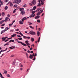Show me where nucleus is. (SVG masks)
I'll return each instance as SVG.
<instances>
[{
    "label": "nucleus",
    "mask_w": 78,
    "mask_h": 78,
    "mask_svg": "<svg viewBox=\"0 0 78 78\" xmlns=\"http://www.w3.org/2000/svg\"><path fill=\"white\" fill-rule=\"evenodd\" d=\"M8 19H9V18L8 17H6L5 19L4 20V22H7Z\"/></svg>",
    "instance_id": "12"
},
{
    "label": "nucleus",
    "mask_w": 78,
    "mask_h": 78,
    "mask_svg": "<svg viewBox=\"0 0 78 78\" xmlns=\"http://www.w3.org/2000/svg\"><path fill=\"white\" fill-rule=\"evenodd\" d=\"M37 22H38V23H39V20H37Z\"/></svg>",
    "instance_id": "60"
},
{
    "label": "nucleus",
    "mask_w": 78,
    "mask_h": 78,
    "mask_svg": "<svg viewBox=\"0 0 78 78\" xmlns=\"http://www.w3.org/2000/svg\"><path fill=\"white\" fill-rule=\"evenodd\" d=\"M41 4L42 5H43L44 4V2H43V1L42 0H39V2H41Z\"/></svg>",
    "instance_id": "8"
},
{
    "label": "nucleus",
    "mask_w": 78,
    "mask_h": 78,
    "mask_svg": "<svg viewBox=\"0 0 78 78\" xmlns=\"http://www.w3.org/2000/svg\"><path fill=\"white\" fill-rule=\"evenodd\" d=\"M8 0H4V2H8Z\"/></svg>",
    "instance_id": "46"
},
{
    "label": "nucleus",
    "mask_w": 78,
    "mask_h": 78,
    "mask_svg": "<svg viewBox=\"0 0 78 78\" xmlns=\"http://www.w3.org/2000/svg\"><path fill=\"white\" fill-rule=\"evenodd\" d=\"M37 34L38 35V36H39V32L38 31H37Z\"/></svg>",
    "instance_id": "37"
},
{
    "label": "nucleus",
    "mask_w": 78,
    "mask_h": 78,
    "mask_svg": "<svg viewBox=\"0 0 78 78\" xmlns=\"http://www.w3.org/2000/svg\"><path fill=\"white\" fill-rule=\"evenodd\" d=\"M18 39H19V40H22V38H18Z\"/></svg>",
    "instance_id": "45"
},
{
    "label": "nucleus",
    "mask_w": 78,
    "mask_h": 78,
    "mask_svg": "<svg viewBox=\"0 0 78 78\" xmlns=\"http://www.w3.org/2000/svg\"><path fill=\"white\" fill-rule=\"evenodd\" d=\"M8 6H6L5 7V10H7V9H8Z\"/></svg>",
    "instance_id": "29"
},
{
    "label": "nucleus",
    "mask_w": 78,
    "mask_h": 78,
    "mask_svg": "<svg viewBox=\"0 0 78 78\" xmlns=\"http://www.w3.org/2000/svg\"><path fill=\"white\" fill-rule=\"evenodd\" d=\"M13 25V23H12V24H9V27H11L12 25Z\"/></svg>",
    "instance_id": "38"
},
{
    "label": "nucleus",
    "mask_w": 78,
    "mask_h": 78,
    "mask_svg": "<svg viewBox=\"0 0 78 78\" xmlns=\"http://www.w3.org/2000/svg\"><path fill=\"white\" fill-rule=\"evenodd\" d=\"M27 52L28 53H30V51L29 50Z\"/></svg>",
    "instance_id": "59"
},
{
    "label": "nucleus",
    "mask_w": 78,
    "mask_h": 78,
    "mask_svg": "<svg viewBox=\"0 0 78 78\" xmlns=\"http://www.w3.org/2000/svg\"><path fill=\"white\" fill-rule=\"evenodd\" d=\"M23 38H24V39H27V37L26 36H23Z\"/></svg>",
    "instance_id": "43"
},
{
    "label": "nucleus",
    "mask_w": 78,
    "mask_h": 78,
    "mask_svg": "<svg viewBox=\"0 0 78 78\" xmlns=\"http://www.w3.org/2000/svg\"><path fill=\"white\" fill-rule=\"evenodd\" d=\"M2 41H5V40H6V38L5 37H2Z\"/></svg>",
    "instance_id": "20"
},
{
    "label": "nucleus",
    "mask_w": 78,
    "mask_h": 78,
    "mask_svg": "<svg viewBox=\"0 0 78 78\" xmlns=\"http://www.w3.org/2000/svg\"><path fill=\"white\" fill-rule=\"evenodd\" d=\"M33 53V51H30V53Z\"/></svg>",
    "instance_id": "64"
},
{
    "label": "nucleus",
    "mask_w": 78,
    "mask_h": 78,
    "mask_svg": "<svg viewBox=\"0 0 78 78\" xmlns=\"http://www.w3.org/2000/svg\"><path fill=\"white\" fill-rule=\"evenodd\" d=\"M8 40H9V39L7 38V40L5 41V42H7V41H8Z\"/></svg>",
    "instance_id": "47"
},
{
    "label": "nucleus",
    "mask_w": 78,
    "mask_h": 78,
    "mask_svg": "<svg viewBox=\"0 0 78 78\" xmlns=\"http://www.w3.org/2000/svg\"><path fill=\"white\" fill-rule=\"evenodd\" d=\"M16 9H15L13 10V13H15V12H16Z\"/></svg>",
    "instance_id": "33"
},
{
    "label": "nucleus",
    "mask_w": 78,
    "mask_h": 78,
    "mask_svg": "<svg viewBox=\"0 0 78 78\" xmlns=\"http://www.w3.org/2000/svg\"><path fill=\"white\" fill-rule=\"evenodd\" d=\"M5 30H2V31L1 33V34H3V33H5Z\"/></svg>",
    "instance_id": "19"
},
{
    "label": "nucleus",
    "mask_w": 78,
    "mask_h": 78,
    "mask_svg": "<svg viewBox=\"0 0 78 78\" xmlns=\"http://www.w3.org/2000/svg\"><path fill=\"white\" fill-rule=\"evenodd\" d=\"M14 55H12L11 56V57H14Z\"/></svg>",
    "instance_id": "62"
},
{
    "label": "nucleus",
    "mask_w": 78,
    "mask_h": 78,
    "mask_svg": "<svg viewBox=\"0 0 78 78\" xmlns=\"http://www.w3.org/2000/svg\"><path fill=\"white\" fill-rule=\"evenodd\" d=\"M25 43L27 45H30V44L29 43V41H28V40L26 41Z\"/></svg>",
    "instance_id": "6"
},
{
    "label": "nucleus",
    "mask_w": 78,
    "mask_h": 78,
    "mask_svg": "<svg viewBox=\"0 0 78 78\" xmlns=\"http://www.w3.org/2000/svg\"><path fill=\"white\" fill-rule=\"evenodd\" d=\"M4 73L5 74H7V73H8V72H7V71H6V70H5L4 71Z\"/></svg>",
    "instance_id": "25"
},
{
    "label": "nucleus",
    "mask_w": 78,
    "mask_h": 78,
    "mask_svg": "<svg viewBox=\"0 0 78 78\" xmlns=\"http://www.w3.org/2000/svg\"><path fill=\"white\" fill-rule=\"evenodd\" d=\"M14 42V41L13 40H11L9 41V42Z\"/></svg>",
    "instance_id": "21"
},
{
    "label": "nucleus",
    "mask_w": 78,
    "mask_h": 78,
    "mask_svg": "<svg viewBox=\"0 0 78 78\" xmlns=\"http://www.w3.org/2000/svg\"><path fill=\"white\" fill-rule=\"evenodd\" d=\"M14 8H16V7H17V5H14Z\"/></svg>",
    "instance_id": "36"
},
{
    "label": "nucleus",
    "mask_w": 78,
    "mask_h": 78,
    "mask_svg": "<svg viewBox=\"0 0 78 78\" xmlns=\"http://www.w3.org/2000/svg\"><path fill=\"white\" fill-rule=\"evenodd\" d=\"M23 8H24V7H27V5L25 4V5H24L23 6Z\"/></svg>",
    "instance_id": "39"
},
{
    "label": "nucleus",
    "mask_w": 78,
    "mask_h": 78,
    "mask_svg": "<svg viewBox=\"0 0 78 78\" xmlns=\"http://www.w3.org/2000/svg\"><path fill=\"white\" fill-rule=\"evenodd\" d=\"M31 3L33 5H35L36 4V1L35 0H33L32 1Z\"/></svg>",
    "instance_id": "5"
},
{
    "label": "nucleus",
    "mask_w": 78,
    "mask_h": 78,
    "mask_svg": "<svg viewBox=\"0 0 78 78\" xmlns=\"http://www.w3.org/2000/svg\"><path fill=\"white\" fill-rule=\"evenodd\" d=\"M37 42H39V37L38 38V40Z\"/></svg>",
    "instance_id": "53"
},
{
    "label": "nucleus",
    "mask_w": 78,
    "mask_h": 78,
    "mask_svg": "<svg viewBox=\"0 0 78 78\" xmlns=\"http://www.w3.org/2000/svg\"><path fill=\"white\" fill-rule=\"evenodd\" d=\"M29 33L31 35H36V33L33 30L30 31Z\"/></svg>",
    "instance_id": "4"
},
{
    "label": "nucleus",
    "mask_w": 78,
    "mask_h": 78,
    "mask_svg": "<svg viewBox=\"0 0 78 78\" xmlns=\"http://www.w3.org/2000/svg\"><path fill=\"white\" fill-rule=\"evenodd\" d=\"M29 5H30V6H32L33 5V4H31V3H30L29 4Z\"/></svg>",
    "instance_id": "51"
},
{
    "label": "nucleus",
    "mask_w": 78,
    "mask_h": 78,
    "mask_svg": "<svg viewBox=\"0 0 78 78\" xmlns=\"http://www.w3.org/2000/svg\"><path fill=\"white\" fill-rule=\"evenodd\" d=\"M20 11H21V13L22 14V15H23V14H25V11H24V8H20L19 9Z\"/></svg>",
    "instance_id": "1"
},
{
    "label": "nucleus",
    "mask_w": 78,
    "mask_h": 78,
    "mask_svg": "<svg viewBox=\"0 0 78 78\" xmlns=\"http://www.w3.org/2000/svg\"><path fill=\"white\" fill-rule=\"evenodd\" d=\"M35 16L36 15L35 14H31L30 16H29V17H30V18H31V17H34V16Z\"/></svg>",
    "instance_id": "9"
},
{
    "label": "nucleus",
    "mask_w": 78,
    "mask_h": 78,
    "mask_svg": "<svg viewBox=\"0 0 78 78\" xmlns=\"http://www.w3.org/2000/svg\"><path fill=\"white\" fill-rule=\"evenodd\" d=\"M7 16V17H10V15L9 14H8Z\"/></svg>",
    "instance_id": "48"
},
{
    "label": "nucleus",
    "mask_w": 78,
    "mask_h": 78,
    "mask_svg": "<svg viewBox=\"0 0 78 78\" xmlns=\"http://www.w3.org/2000/svg\"><path fill=\"white\" fill-rule=\"evenodd\" d=\"M39 15H37V16H36L35 17V19H39Z\"/></svg>",
    "instance_id": "13"
},
{
    "label": "nucleus",
    "mask_w": 78,
    "mask_h": 78,
    "mask_svg": "<svg viewBox=\"0 0 78 78\" xmlns=\"http://www.w3.org/2000/svg\"><path fill=\"white\" fill-rule=\"evenodd\" d=\"M3 5V2H2V1L0 0V7Z\"/></svg>",
    "instance_id": "11"
},
{
    "label": "nucleus",
    "mask_w": 78,
    "mask_h": 78,
    "mask_svg": "<svg viewBox=\"0 0 78 78\" xmlns=\"http://www.w3.org/2000/svg\"><path fill=\"white\" fill-rule=\"evenodd\" d=\"M5 23H4L1 25V27H3V26H5Z\"/></svg>",
    "instance_id": "49"
},
{
    "label": "nucleus",
    "mask_w": 78,
    "mask_h": 78,
    "mask_svg": "<svg viewBox=\"0 0 78 78\" xmlns=\"http://www.w3.org/2000/svg\"><path fill=\"white\" fill-rule=\"evenodd\" d=\"M32 55L33 56H33H34V57L35 56H37V54L35 53V55H34V53H33L32 54Z\"/></svg>",
    "instance_id": "14"
},
{
    "label": "nucleus",
    "mask_w": 78,
    "mask_h": 78,
    "mask_svg": "<svg viewBox=\"0 0 78 78\" xmlns=\"http://www.w3.org/2000/svg\"><path fill=\"white\" fill-rule=\"evenodd\" d=\"M15 30L17 31H19V29H16Z\"/></svg>",
    "instance_id": "54"
},
{
    "label": "nucleus",
    "mask_w": 78,
    "mask_h": 78,
    "mask_svg": "<svg viewBox=\"0 0 78 78\" xmlns=\"http://www.w3.org/2000/svg\"><path fill=\"white\" fill-rule=\"evenodd\" d=\"M13 65H14L15 64V62H13L12 63Z\"/></svg>",
    "instance_id": "56"
},
{
    "label": "nucleus",
    "mask_w": 78,
    "mask_h": 78,
    "mask_svg": "<svg viewBox=\"0 0 78 78\" xmlns=\"http://www.w3.org/2000/svg\"><path fill=\"white\" fill-rule=\"evenodd\" d=\"M27 17H25L23 18L21 20H22V22H24V20H27Z\"/></svg>",
    "instance_id": "7"
},
{
    "label": "nucleus",
    "mask_w": 78,
    "mask_h": 78,
    "mask_svg": "<svg viewBox=\"0 0 78 78\" xmlns=\"http://www.w3.org/2000/svg\"><path fill=\"white\" fill-rule=\"evenodd\" d=\"M17 37H21V36L19 35H17Z\"/></svg>",
    "instance_id": "55"
},
{
    "label": "nucleus",
    "mask_w": 78,
    "mask_h": 78,
    "mask_svg": "<svg viewBox=\"0 0 78 78\" xmlns=\"http://www.w3.org/2000/svg\"><path fill=\"white\" fill-rule=\"evenodd\" d=\"M19 23L20 25H22V24H23V23L22 22L21 20L20 21Z\"/></svg>",
    "instance_id": "24"
},
{
    "label": "nucleus",
    "mask_w": 78,
    "mask_h": 78,
    "mask_svg": "<svg viewBox=\"0 0 78 78\" xmlns=\"http://www.w3.org/2000/svg\"><path fill=\"white\" fill-rule=\"evenodd\" d=\"M16 34H14L13 35H12L11 37H16Z\"/></svg>",
    "instance_id": "15"
},
{
    "label": "nucleus",
    "mask_w": 78,
    "mask_h": 78,
    "mask_svg": "<svg viewBox=\"0 0 78 78\" xmlns=\"http://www.w3.org/2000/svg\"><path fill=\"white\" fill-rule=\"evenodd\" d=\"M2 51H3V50L2 49L0 51V54H1V53H2Z\"/></svg>",
    "instance_id": "58"
},
{
    "label": "nucleus",
    "mask_w": 78,
    "mask_h": 78,
    "mask_svg": "<svg viewBox=\"0 0 78 78\" xmlns=\"http://www.w3.org/2000/svg\"><path fill=\"white\" fill-rule=\"evenodd\" d=\"M23 48V50H24V51H27L26 49H25L24 48Z\"/></svg>",
    "instance_id": "61"
},
{
    "label": "nucleus",
    "mask_w": 78,
    "mask_h": 78,
    "mask_svg": "<svg viewBox=\"0 0 78 78\" xmlns=\"http://www.w3.org/2000/svg\"><path fill=\"white\" fill-rule=\"evenodd\" d=\"M33 61H35V60H36V58L34 57V59H33Z\"/></svg>",
    "instance_id": "52"
},
{
    "label": "nucleus",
    "mask_w": 78,
    "mask_h": 78,
    "mask_svg": "<svg viewBox=\"0 0 78 78\" xmlns=\"http://www.w3.org/2000/svg\"><path fill=\"white\" fill-rule=\"evenodd\" d=\"M10 6L11 7L12 6H13V4H12V3H10Z\"/></svg>",
    "instance_id": "31"
},
{
    "label": "nucleus",
    "mask_w": 78,
    "mask_h": 78,
    "mask_svg": "<svg viewBox=\"0 0 78 78\" xmlns=\"http://www.w3.org/2000/svg\"><path fill=\"white\" fill-rule=\"evenodd\" d=\"M30 39H31L32 42H33V41H34V39L32 37Z\"/></svg>",
    "instance_id": "22"
},
{
    "label": "nucleus",
    "mask_w": 78,
    "mask_h": 78,
    "mask_svg": "<svg viewBox=\"0 0 78 78\" xmlns=\"http://www.w3.org/2000/svg\"><path fill=\"white\" fill-rule=\"evenodd\" d=\"M32 13L33 14H34V13H35V11H33L32 12Z\"/></svg>",
    "instance_id": "50"
},
{
    "label": "nucleus",
    "mask_w": 78,
    "mask_h": 78,
    "mask_svg": "<svg viewBox=\"0 0 78 78\" xmlns=\"http://www.w3.org/2000/svg\"><path fill=\"white\" fill-rule=\"evenodd\" d=\"M27 39H30V37H27Z\"/></svg>",
    "instance_id": "44"
},
{
    "label": "nucleus",
    "mask_w": 78,
    "mask_h": 78,
    "mask_svg": "<svg viewBox=\"0 0 78 78\" xmlns=\"http://www.w3.org/2000/svg\"><path fill=\"white\" fill-rule=\"evenodd\" d=\"M19 34H20V35H21V36H23V34H22V33H20Z\"/></svg>",
    "instance_id": "41"
},
{
    "label": "nucleus",
    "mask_w": 78,
    "mask_h": 78,
    "mask_svg": "<svg viewBox=\"0 0 78 78\" xmlns=\"http://www.w3.org/2000/svg\"><path fill=\"white\" fill-rule=\"evenodd\" d=\"M29 58H30V59H32V58H33V56L32 55H31V54H30L29 56Z\"/></svg>",
    "instance_id": "16"
},
{
    "label": "nucleus",
    "mask_w": 78,
    "mask_h": 78,
    "mask_svg": "<svg viewBox=\"0 0 78 78\" xmlns=\"http://www.w3.org/2000/svg\"><path fill=\"white\" fill-rule=\"evenodd\" d=\"M16 22V20H14V21H13L12 22V23H14V22Z\"/></svg>",
    "instance_id": "63"
},
{
    "label": "nucleus",
    "mask_w": 78,
    "mask_h": 78,
    "mask_svg": "<svg viewBox=\"0 0 78 78\" xmlns=\"http://www.w3.org/2000/svg\"><path fill=\"white\" fill-rule=\"evenodd\" d=\"M36 9V7L34 6L33 7V9H30V11H33V10H35Z\"/></svg>",
    "instance_id": "10"
},
{
    "label": "nucleus",
    "mask_w": 78,
    "mask_h": 78,
    "mask_svg": "<svg viewBox=\"0 0 78 78\" xmlns=\"http://www.w3.org/2000/svg\"><path fill=\"white\" fill-rule=\"evenodd\" d=\"M39 11V8H38L37 10H36V12H37V11Z\"/></svg>",
    "instance_id": "35"
},
{
    "label": "nucleus",
    "mask_w": 78,
    "mask_h": 78,
    "mask_svg": "<svg viewBox=\"0 0 78 78\" xmlns=\"http://www.w3.org/2000/svg\"><path fill=\"white\" fill-rule=\"evenodd\" d=\"M2 16H4L5 15V13H4V12H2Z\"/></svg>",
    "instance_id": "30"
},
{
    "label": "nucleus",
    "mask_w": 78,
    "mask_h": 78,
    "mask_svg": "<svg viewBox=\"0 0 78 78\" xmlns=\"http://www.w3.org/2000/svg\"><path fill=\"white\" fill-rule=\"evenodd\" d=\"M29 27L30 28H31L32 29H34V27H33L32 26H30Z\"/></svg>",
    "instance_id": "34"
},
{
    "label": "nucleus",
    "mask_w": 78,
    "mask_h": 78,
    "mask_svg": "<svg viewBox=\"0 0 78 78\" xmlns=\"http://www.w3.org/2000/svg\"><path fill=\"white\" fill-rule=\"evenodd\" d=\"M8 28L6 27V28L5 29L4 31H7V30H8Z\"/></svg>",
    "instance_id": "27"
},
{
    "label": "nucleus",
    "mask_w": 78,
    "mask_h": 78,
    "mask_svg": "<svg viewBox=\"0 0 78 78\" xmlns=\"http://www.w3.org/2000/svg\"><path fill=\"white\" fill-rule=\"evenodd\" d=\"M26 55L27 56V58H28L29 57H28V54L27 53H26Z\"/></svg>",
    "instance_id": "32"
},
{
    "label": "nucleus",
    "mask_w": 78,
    "mask_h": 78,
    "mask_svg": "<svg viewBox=\"0 0 78 78\" xmlns=\"http://www.w3.org/2000/svg\"><path fill=\"white\" fill-rule=\"evenodd\" d=\"M43 12V10L41 9L40 10V12H39V14H40L41 13H42V12Z\"/></svg>",
    "instance_id": "17"
},
{
    "label": "nucleus",
    "mask_w": 78,
    "mask_h": 78,
    "mask_svg": "<svg viewBox=\"0 0 78 78\" xmlns=\"http://www.w3.org/2000/svg\"><path fill=\"white\" fill-rule=\"evenodd\" d=\"M21 2V0H16L14 2H13V3H16L17 4H19Z\"/></svg>",
    "instance_id": "2"
},
{
    "label": "nucleus",
    "mask_w": 78,
    "mask_h": 78,
    "mask_svg": "<svg viewBox=\"0 0 78 78\" xmlns=\"http://www.w3.org/2000/svg\"><path fill=\"white\" fill-rule=\"evenodd\" d=\"M0 77H1V78H5V77H4L3 76H2V74H0Z\"/></svg>",
    "instance_id": "26"
},
{
    "label": "nucleus",
    "mask_w": 78,
    "mask_h": 78,
    "mask_svg": "<svg viewBox=\"0 0 78 78\" xmlns=\"http://www.w3.org/2000/svg\"><path fill=\"white\" fill-rule=\"evenodd\" d=\"M38 2H39L38 3V5H37V6H39V0H38Z\"/></svg>",
    "instance_id": "42"
},
{
    "label": "nucleus",
    "mask_w": 78,
    "mask_h": 78,
    "mask_svg": "<svg viewBox=\"0 0 78 78\" xmlns=\"http://www.w3.org/2000/svg\"><path fill=\"white\" fill-rule=\"evenodd\" d=\"M37 15H39V12L37 13Z\"/></svg>",
    "instance_id": "57"
},
{
    "label": "nucleus",
    "mask_w": 78,
    "mask_h": 78,
    "mask_svg": "<svg viewBox=\"0 0 78 78\" xmlns=\"http://www.w3.org/2000/svg\"><path fill=\"white\" fill-rule=\"evenodd\" d=\"M7 49H8V48H6L5 50L2 51V52H3V51H6V50H7Z\"/></svg>",
    "instance_id": "40"
},
{
    "label": "nucleus",
    "mask_w": 78,
    "mask_h": 78,
    "mask_svg": "<svg viewBox=\"0 0 78 78\" xmlns=\"http://www.w3.org/2000/svg\"><path fill=\"white\" fill-rule=\"evenodd\" d=\"M17 41V42L18 43H19V44H21V45H23V46H24V47H25V46H26L27 45L26 44L23 43L22 41Z\"/></svg>",
    "instance_id": "3"
},
{
    "label": "nucleus",
    "mask_w": 78,
    "mask_h": 78,
    "mask_svg": "<svg viewBox=\"0 0 78 78\" xmlns=\"http://www.w3.org/2000/svg\"><path fill=\"white\" fill-rule=\"evenodd\" d=\"M15 48V46H12L11 47H9V48H10V49H13V48Z\"/></svg>",
    "instance_id": "18"
},
{
    "label": "nucleus",
    "mask_w": 78,
    "mask_h": 78,
    "mask_svg": "<svg viewBox=\"0 0 78 78\" xmlns=\"http://www.w3.org/2000/svg\"><path fill=\"white\" fill-rule=\"evenodd\" d=\"M6 76H7V77H11V76H10V75L9 74H7L6 75Z\"/></svg>",
    "instance_id": "28"
},
{
    "label": "nucleus",
    "mask_w": 78,
    "mask_h": 78,
    "mask_svg": "<svg viewBox=\"0 0 78 78\" xmlns=\"http://www.w3.org/2000/svg\"><path fill=\"white\" fill-rule=\"evenodd\" d=\"M3 22H4V20H2L0 22V25H2V23H3Z\"/></svg>",
    "instance_id": "23"
}]
</instances>
